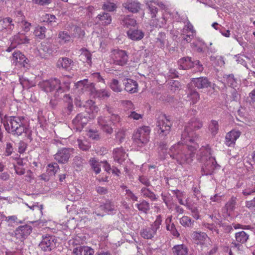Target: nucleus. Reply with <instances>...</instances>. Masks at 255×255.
I'll use <instances>...</instances> for the list:
<instances>
[{
    "label": "nucleus",
    "instance_id": "nucleus-1",
    "mask_svg": "<svg viewBox=\"0 0 255 255\" xmlns=\"http://www.w3.org/2000/svg\"><path fill=\"white\" fill-rule=\"evenodd\" d=\"M199 148L197 142H187L181 140L177 144L173 145L169 149L168 153L172 159L182 165L185 163L189 164L193 160L196 150Z\"/></svg>",
    "mask_w": 255,
    "mask_h": 255
},
{
    "label": "nucleus",
    "instance_id": "nucleus-2",
    "mask_svg": "<svg viewBox=\"0 0 255 255\" xmlns=\"http://www.w3.org/2000/svg\"><path fill=\"white\" fill-rule=\"evenodd\" d=\"M84 108L85 109V112L78 114L72 121L77 130L79 131L82 130L90 120L96 118L99 111V107L92 100L87 101Z\"/></svg>",
    "mask_w": 255,
    "mask_h": 255
},
{
    "label": "nucleus",
    "instance_id": "nucleus-3",
    "mask_svg": "<svg viewBox=\"0 0 255 255\" xmlns=\"http://www.w3.org/2000/svg\"><path fill=\"white\" fill-rule=\"evenodd\" d=\"M71 81L70 80L61 81L56 78L43 81L40 83L41 88L46 92L55 91L54 97L58 98L59 95L69 91Z\"/></svg>",
    "mask_w": 255,
    "mask_h": 255
},
{
    "label": "nucleus",
    "instance_id": "nucleus-4",
    "mask_svg": "<svg viewBox=\"0 0 255 255\" xmlns=\"http://www.w3.org/2000/svg\"><path fill=\"white\" fill-rule=\"evenodd\" d=\"M200 150L202 154L200 158L201 174L202 175H211L214 170L220 167V166L217 164L215 158L211 156V149L209 145L203 146Z\"/></svg>",
    "mask_w": 255,
    "mask_h": 255
},
{
    "label": "nucleus",
    "instance_id": "nucleus-5",
    "mask_svg": "<svg viewBox=\"0 0 255 255\" xmlns=\"http://www.w3.org/2000/svg\"><path fill=\"white\" fill-rule=\"evenodd\" d=\"M203 127V123L197 118L191 119L181 134V140L185 142H197L200 138L199 134L196 132V130L200 129Z\"/></svg>",
    "mask_w": 255,
    "mask_h": 255
},
{
    "label": "nucleus",
    "instance_id": "nucleus-6",
    "mask_svg": "<svg viewBox=\"0 0 255 255\" xmlns=\"http://www.w3.org/2000/svg\"><path fill=\"white\" fill-rule=\"evenodd\" d=\"M24 120L23 117H9L6 123L3 124L5 130L8 133L17 136L21 135L23 133H27L29 130L24 124Z\"/></svg>",
    "mask_w": 255,
    "mask_h": 255
},
{
    "label": "nucleus",
    "instance_id": "nucleus-7",
    "mask_svg": "<svg viewBox=\"0 0 255 255\" xmlns=\"http://www.w3.org/2000/svg\"><path fill=\"white\" fill-rule=\"evenodd\" d=\"M150 128L148 126L139 127L133 133L132 138L138 146H143L149 141Z\"/></svg>",
    "mask_w": 255,
    "mask_h": 255
},
{
    "label": "nucleus",
    "instance_id": "nucleus-8",
    "mask_svg": "<svg viewBox=\"0 0 255 255\" xmlns=\"http://www.w3.org/2000/svg\"><path fill=\"white\" fill-rule=\"evenodd\" d=\"M156 122L157 130L160 137H164L171 130L173 122L170 116L164 115Z\"/></svg>",
    "mask_w": 255,
    "mask_h": 255
},
{
    "label": "nucleus",
    "instance_id": "nucleus-9",
    "mask_svg": "<svg viewBox=\"0 0 255 255\" xmlns=\"http://www.w3.org/2000/svg\"><path fill=\"white\" fill-rule=\"evenodd\" d=\"M57 241L54 236H43L39 247L44 252H50L56 248Z\"/></svg>",
    "mask_w": 255,
    "mask_h": 255
},
{
    "label": "nucleus",
    "instance_id": "nucleus-10",
    "mask_svg": "<svg viewBox=\"0 0 255 255\" xmlns=\"http://www.w3.org/2000/svg\"><path fill=\"white\" fill-rule=\"evenodd\" d=\"M112 58L114 64L121 66L126 65L128 62V56L125 50H114Z\"/></svg>",
    "mask_w": 255,
    "mask_h": 255
},
{
    "label": "nucleus",
    "instance_id": "nucleus-11",
    "mask_svg": "<svg viewBox=\"0 0 255 255\" xmlns=\"http://www.w3.org/2000/svg\"><path fill=\"white\" fill-rule=\"evenodd\" d=\"M191 85H194L197 88L205 89L211 88L214 91L216 86L215 84L212 83L206 77H200L199 78H192L191 81Z\"/></svg>",
    "mask_w": 255,
    "mask_h": 255
},
{
    "label": "nucleus",
    "instance_id": "nucleus-12",
    "mask_svg": "<svg viewBox=\"0 0 255 255\" xmlns=\"http://www.w3.org/2000/svg\"><path fill=\"white\" fill-rule=\"evenodd\" d=\"M73 151V148L63 147L58 150L54 155V159L60 164H65L69 161V159Z\"/></svg>",
    "mask_w": 255,
    "mask_h": 255
},
{
    "label": "nucleus",
    "instance_id": "nucleus-13",
    "mask_svg": "<svg viewBox=\"0 0 255 255\" xmlns=\"http://www.w3.org/2000/svg\"><path fill=\"white\" fill-rule=\"evenodd\" d=\"M32 230L31 226L25 225L20 226L15 230L16 238L21 241H23L30 234Z\"/></svg>",
    "mask_w": 255,
    "mask_h": 255
},
{
    "label": "nucleus",
    "instance_id": "nucleus-14",
    "mask_svg": "<svg viewBox=\"0 0 255 255\" xmlns=\"http://www.w3.org/2000/svg\"><path fill=\"white\" fill-rule=\"evenodd\" d=\"M97 120L98 125L103 131L108 134H111L113 132L115 127L112 126L109 119H107L106 117H100Z\"/></svg>",
    "mask_w": 255,
    "mask_h": 255
},
{
    "label": "nucleus",
    "instance_id": "nucleus-15",
    "mask_svg": "<svg viewBox=\"0 0 255 255\" xmlns=\"http://www.w3.org/2000/svg\"><path fill=\"white\" fill-rule=\"evenodd\" d=\"M73 61L67 57H60L56 63V67L59 70L69 71L71 69V66L73 65Z\"/></svg>",
    "mask_w": 255,
    "mask_h": 255
},
{
    "label": "nucleus",
    "instance_id": "nucleus-16",
    "mask_svg": "<svg viewBox=\"0 0 255 255\" xmlns=\"http://www.w3.org/2000/svg\"><path fill=\"white\" fill-rule=\"evenodd\" d=\"M123 84L125 86V90L130 94L137 92V82L130 78H126L123 80Z\"/></svg>",
    "mask_w": 255,
    "mask_h": 255
},
{
    "label": "nucleus",
    "instance_id": "nucleus-17",
    "mask_svg": "<svg viewBox=\"0 0 255 255\" xmlns=\"http://www.w3.org/2000/svg\"><path fill=\"white\" fill-rule=\"evenodd\" d=\"M193 60L194 58L189 56L180 58L177 62L179 69L180 70H188L193 68Z\"/></svg>",
    "mask_w": 255,
    "mask_h": 255
},
{
    "label": "nucleus",
    "instance_id": "nucleus-18",
    "mask_svg": "<svg viewBox=\"0 0 255 255\" xmlns=\"http://www.w3.org/2000/svg\"><path fill=\"white\" fill-rule=\"evenodd\" d=\"M241 134V132L240 131L236 130H232L227 133L225 138L226 144L229 146L234 145Z\"/></svg>",
    "mask_w": 255,
    "mask_h": 255
},
{
    "label": "nucleus",
    "instance_id": "nucleus-19",
    "mask_svg": "<svg viewBox=\"0 0 255 255\" xmlns=\"http://www.w3.org/2000/svg\"><path fill=\"white\" fill-rule=\"evenodd\" d=\"M94 253L93 249L86 246H79L73 251V255H94Z\"/></svg>",
    "mask_w": 255,
    "mask_h": 255
},
{
    "label": "nucleus",
    "instance_id": "nucleus-20",
    "mask_svg": "<svg viewBox=\"0 0 255 255\" xmlns=\"http://www.w3.org/2000/svg\"><path fill=\"white\" fill-rule=\"evenodd\" d=\"M96 24L108 25L112 22V17L110 13L103 12L97 15L95 20Z\"/></svg>",
    "mask_w": 255,
    "mask_h": 255
},
{
    "label": "nucleus",
    "instance_id": "nucleus-21",
    "mask_svg": "<svg viewBox=\"0 0 255 255\" xmlns=\"http://www.w3.org/2000/svg\"><path fill=\"white\" fill-rule=\"evenodd\" d=\"M13 58L15 60L16 64L27 68L29 67V60L20 51L14 52L12 54Z\"/></svg>",
    "mask_w": 255,
    "mask_h": 255
},
{
    "label": "nucleus",
    "instance_id": "nucleus-22",
    "mask_svg": "<svg viewBox=\"0 0 255 255\" xmlns=\"http://www.w3.org/2000/svg\"><path fill=\"white\" fill-rule=\"evenodd\" d=\"M114 160L122 164L126 159V152L123 147L116 148L113 150Z\"/></svg>",
    "mask_w": 255,
    "mask_h": 255
},
{
    "label": "nucleus",
    "instance_id": "nucleus-23",
    "mask_svg": "<svg viewBox=\"0 0 255 255\" xmlns=\"http://www.w3.org/2000/svg\"><path fill=\"white\" fill-rule=\"evenodd\" d=\"M127 33L130 39L136 41L141 40L144 35V33L142 30L133 28H129Z\"/></svg>",
    "mask_w": 255,
    "mask_h": 255
},
{
    "label": "nucleus",
    "instance_id": "nucleus-24",
    "mask_svg": "<svg viewBox=\"0 0 255 255\" xmlns=\"http://www.w3.org/2000/svg\"><path fill=\"white\" fill-rule=\"evenodd\" d=\"M188 85V90L187 92V98L189 100L192 101L193 104H195L200 99V95L193 87H190V84Z\"/></svg>",
    "mask_w": 255,
    "mask_h": 255
},
{
    "label": "nucleus",
    "instance_id": "nucleus-25",
    "mask_svg": "<svg viewBox=\"0 0 255 255\" xmlns=\"http://www.w3.org/2000/svg\"><path fill=\"white\" fill-rule=\"evenodd\" d=\"M172 250L174 255H188V250L183 244L174 246Z\"/></svg>",
    "mask_w": 255,
    "mask_h": 255
},
{
    "label": "nucleus",
    "instance_id": "nucleus-26",
    "mask_svg": "<svg viewBox=\"0 0 255 255\" xmlns=\"http://www.w3.org/2000/svg\"><path fill=\"white\" fill-rule=\"evenodd\" d=\"M140 6V3L137 1H128L126 3L125 8L132 13H136L139 11Z\"/></svg>",
    "mask_w": 255,
    "mask_h": 255
},
{
    "label": "nucleus",
    "instance_id": "nucleus-27",
    "mask_svg": "<svg viewBox=\"0 0 255 255\" xmlns=\"http://www.w3.org/2000/svg\"><path fill=\"white\" fill-rule=\"evenodd\" d=\"M100 208L108 214H113V211L115 210V205L110 200L106 201L105 203L100 206Z\"/></svg>",
    "mask_w": 255,
    "mask_h": 255
},
{
    "label": "nucleus",
    "instance_id": "nucleus-28",
    "mask_svg": "<svg viewBox=\"0 0 255 255\" xmlns=\"http://www.w3.org/2000/svg\"><path fill=\"white\" fill-rule=\"evenodd\" d=\"M156 232L151 228L148 227L141 231L140 235L144 239H151L156 234Z\"/></svg>",
    "mask_w": 255,
    "mask_h": 255
},
{
    "label": "nucleus",
    "instance_id": "nucleus-29",
    "mask_svg": "<svg viewBox=\"0 0 255 255\" xmlns=\"http://www.w3.org/2000/svg\"><path fill=\"white\" fill-rule=\"evenodd\" d=\"M73 111V105L72 104V99L70 96H68V101L66 102L65 107L62 111L63 115L64 117H68L72 113Z\"/></svg>",
    "mask_w": 255,
    "mask_h": 255
},
{
    "label": "nucleus",
    "instance_id": "nucleus-30",
    "mask_svg": "<svg viewBox=\"0 0 255 255\" xmlns=\"http://www.w3.org/2000/svg\"><path fill=\"white\" fill-rule=\"evenodd\" d=\"M109 120L115 129L121 126V118L117 114H112Z\"/></svg>",
    "mask_w": 255,
    "mask_h": 255
},
{
    "label": "nucleus",
    "instance_id": "nucleus-31",
    "mask_svg": "<svg viewBox=\"0 0 255 255\" xmlns=\"http://www.w3.org/2000/svg\"><path fill=\"white\" fill-rule=\"evenodd\" d=\"M249 236L244 231L237 233L235 235L236 241L241 244L245 243L249 239Z\"/></svg>",
    "mask_w": 255,
    "mask_h": 255
},
{
    "label": "nucleus",
    "instance_id": "nucleus-32",
    "mask_svg": "<svg viewBox=\"0 0 255 255\" xmlns=\"http://www.w3.org/2000/svg\"><path fill=\"white\" fill-rule=\"evenodd\" d=\"M209 129L213 136H215L219 130V125L218 121L212 120L209 125Z\"/></svg>",
    "mask_w": 255,
    "mask_h": 255
},
{
    "label": "nucleus",
    "instance_id": "nucleus-33",
    "mask_svg": "<svg viewBox=\"0 0 255 255\" xmlns=\"http://www.w3.org/2000/svg\"><path fill=\"white\" fill-rule=\"evenodd\" d=\"M46 28L44 26H37L35 28L34 34L36 37L40 39H43L45 37Z\"/></svg>",
    "mask_w": 255,
    "mask_h": 255
},
{
    "label": "nucleus",
    "instance_id": "nucleus-34",
    "mask_svg": "<svg viewBox=\"0 0 255 255\" xmlns=\"http://www.w3.org/2000/svg\"><path fill=\"white\" fill-rule=\"evenodd\" d=\"M141 192L144 197L149 198L152 201H155L157 199L155 194L146 187H142L141 189Z\"/></svg>",
    "mask_w": 255,
    "mask_h": 255
},
{
    "label": "nucleus",
    "instance_id": "nucleus-35",
    "mask_svg": "<svg viewBox=\"0 0 255 255\" xmlns=\"http://www.w3.org/2000/svg\"><path fill=\"white\" fill-rule=\"evenodd\" d=\"M14 39L18 44H27L29 43V39L23 33H18L14 36Z\"/></svg>",
    "mask_w": 255,
    "mask_h": 255
},
{
    "label": "nucleus",
    "instance_id": "nucleus-36",
    "mask_svg": "<svg viewBox=\"0 0 255 255\" xmlns=\"http://www.w3.org/2000/svg\"><path fill=\"white\" fill-rule=\"evenodd\" d=\"M111 89L115 92H121L122 91V88L119 85V81L117 79H113L109 84Z\"/></svg>",
    "mask_w": 255,
    "mask_h": 255
},
{
    "label": "nucleus",
    "instance_id": "nucleus-37",
    "mask_svg": "<svg viewBox=\"0 0 255 255\" xmlns=\"http://www.w3.org/2000/svg\"><path fill=\"white\" fill-rule=\"evenodd\" d=\"M136 206L139 211L145 214L150 210L149 204L145 200H143L140 203L136 204Z\"/></svg>",
    "mask_w": 255,
    "mask_h": 255
},
{
    "label": "nucleus",
    "instance_id": "nucleus-38",
    "mask_svg": "<svg viewBox=\"0 0 255 255\" xmlns=\"http://www.w3.org/2000/svg\"><path fill=\"white\" fill-rule=\"evenodd\" d=\"M180 224L184 227H191L194 223V221L192 220L188 216H183L180 219Z\"/></svg>",
    "mask_w": 255,
    "mask_h": 255
},
{
    "label": "nucleus",
    "instance_id": "nucleus-39",
    "mask_svg": "<svg viewBox=\"0 0 255 255\" xmlns=\"http://www.w3.org/2000/svg\"><path fill=\"white\" fill-rule=\"evenodd\" d=\"M94 90L95 96L98 98L105 99V98H109L110 96V92L106 90H96L94 89ZM92 92H94V91H92Z\"/></svg>",
    "mask_w": 255,
    "mask_h": 255
},
{
    "label": "nucleus",
    "instance_id": "nucleus-40",
    "mask_svg": "<svg viewBox=\"0 0 255 255\" xmlns=\"http://www.w3.org/2000/svg\"><path fill=\"white\" fill-rule=\"evenodd\" d=\"M89 162L92 168L96 174L99 173L101 171V162H99L95 158L90 159Z\"/></svg>",
    "mask_w": 255,
    "mask_h": 255
},
{
    "label": "nucleus",
    "instance_id": "nucleus-41",
    "mask_svg": "<svg viewBox=\"0 0 255 255\" xmlns=\"http://www.w3.org/2000/svg\"><path fill=\"white\" fill-rule=\"evenodd\" d=\"M122 24L127 27H129V26L134 27L136 24V21L134 19L131 18L128 16H127L123 20Z\"/></svg>",
    "mask_w": 255,
    "mask_h": 255
},
{
    "label": "nucleus",
    "instance_id": "nucleus-42",
    "mask_svg": "<svg viewBox=\"0 0 255 255\" xmlns=\"http://www.w3.org/2000/svg\"><path fill=\"white\" fill-rule=\"evenodd\" d=\"M192 237L194 240L202 241L207 237V235L204 232H194L192 234Z\"/></svg>",
    "mask_w": 255,
    "mask_h": 255
},
{
    "label": "nucleus",
    "instance_id": "nucleus-43",
    "mask_svg": "<svg viewBox=\"0 0 255 255\" xmlns=\"http://www.w3.org/2000/svg\"><path fill=\"white\" fill-rule=\"evenodd\" d=\"M223 78L224 80L226 79L227 84L230 87H233L237 83L236 80L233 74L225 75Z\"/></svg>",
    "mask_w": 255,
    "mask_h": 255
},
{
    "label": "nucleus",
    "instance_id": "nucleus-44",
    "mask_svg": "<svg viewBox=\"0 0 255 255\" xmlns=\"http://www.w3.org/2000/svg\"><path fill=\"white\" fill-rule=\"evenodd\" d=\"M157 42H159L158 47L160 48H164L165 46V42L166 40V35L163 32H160L156 38Z\"/></svg>",
    "mask_w": 255,
    "mask_h": 255
},
{
    "label": "nucleus",
    "instance_id": "nucleus-45",
    "mask_svg": "<svg viewBox=\"0 0 255 255\" xmlns=\"http://www.w3.org/2000/svg\"><path fill=\"white\" fill-rule=\"evenodd\" d=\"M169 85L170 89L174 92L180 90L182 87L181 83L176 80H171Z\"/></svg>",
    "mask_w": 255,
    "mask_h": 255
},
{
    "label": "nucleus",
    "instance_id": "nucleus-46",
    "mask_svg": "<svg viewBox=\"0 0 255 255\" xmlns=\"http://www.w3.org/2000/svg\"><path fill=\"white\" fill-rule=\"evenodd\" d=\"M58 169L59 166L57 163H54L53 164H50L48 165L47 172H48L50 175L53 176L54 175Z\"/></svg>",
    "mask_w": 255,
    "mask_h": 255
},
{
    "label": "nucleus",
    "instance_id": "nucleus-47",
    "mask_svg": "<svg viewBox=\"0 0 255 255\" xmlns=\"http://www.w3.org/2000/svg\"><path fill=\"white\" fill-rule=\"evenodd\" d=\"M2 22L3 24V27L4 28L8 29H12L14 27V24L12 23V19L10 17H5L3 18Z\"/></svg>",
    "mask_w": 255,
    "mask_h": 255
},
{
    "label": "nucleus",
    "instance_id": "nucleus-48",
    "mask_svg": "<svg viewBox=\"0 0 255 255\" xmlns=\"http://www.w3.org/2000/svg\"><path fill=\"white\" fill-rule=\"evenodd\" d=\"M19 82L22 87L25 89H29L32 84V81L24 76L19 78Z\"/></svg>",
    "mask_w": 255,
    "mask_h": 255
},
{
    "label": "nucleus",
    "instance_id": "nucleus-49",
    "mask_svg": "<svg viewBox=\"0 0 255 255\" xmlns=\"http://www.w3.org/2000/svg\"><path fill=\"white\" fill-rule=\"evenodd\" d=\"M166 230L170 231L171 234L175 237L178 238L180 234L176 229L174 223H172L170 225L169 224L166 225Z\"/></svg>",
    "mask_w": 255,
    "mask_h": 255
},
{
    "label": "nucleus",
    "instance_id": "nucleus-50",
    "mask_svg": "<svg viewBox=\"0 0 255 255\" xmlns=\"http://www.w3.org/2000/svg\"><path fill=\"white\" fill-rule=\"evenodd\" d=\"M162 219L161 215L157 216L155 221L151 225V228L156 233L157 230L159 228L160 225L161 224Z\"/></svg>",
    "mask_w": 255,
    "mask_h": 255
},
{
    "label": "nucleus",
    "instance_id": "nucleus-51",
    "mask_svg": "<svg viewBox=\"0 0 255 255\" xmlns=\"http://www.w3.org/2000/svg\"><path fill=\"white\" fill-rule=\"evenodd\" d=\"M193 68H195L197 72H202L204 70V67L201 62L198 60L194 59L193 62Z\"/></svg>",
    "mask_w": 255,
    "mask_h": 255
},
{
    "label": "nucleus",
    "instance_id": "nucleus-52",
    "mask_svg": "<svg viewBox=\"0 0 255 255\" xmlns=\"http://www.w3.org/2000/svg\"><path fill=\"white\" fill-rule=\"evenodd\" d=\"M81 51H82V54L86 57V62L91 64L92 63V54L91 53L85 48H83L81 49Z\"/></svg>",
    "mask_w": 255,
    "mask_h": 255
},
{
    "label": "nucleus",
    "instance_id": "nucleus-53",
    "mask_svg": "<svg viewBox=\"0 0 255 255\" xmlns=\"http://www.w3.org/2000/svg\"><path fill=\"white\" fill-rule=\"evenodd\" d=\"M58 36L61 40L64 42L69 41L71 39L70 35L65 31H60Z\"/></svg>",
    "mask_w": 255,
    "mask_h": 255
},
{
    "label": "nucleus",
    "instance_id": "nucleus-54",
    "mask_svg": "<svg viewBox=\"0 0 255 255\" xmlns=\"http://www.w3.org/2000/svg\"><path fill=\"white\" fill-rule=\"evenodd\" d=\"M147 8L148 12L151 15V17L152 18H155L158 11L157 8L152 4H148Z\"/></svg>",
    "mask_w": 255,
    "mask_h": 255
},
{
    "label": "nucleus",
    "instance_id": "nucleus-55",
    "mask_svg": "<svg viewBox=\"0 0 255 255\" xmlns=\"http://www.w3.org/2000/svg\"><path fill=\"white\" fill-rule=\"evenodd\" d=\"M82 158L79 156H75L73 160V165L77 168H80L83 164Z\"/></svg>",
    "mask_w": 255,
    "mask_h": 255
},
{
    "label": "nucleus",
    "instance_id": "nucleus-56",
    "mask_svg": "<svg viewBox=\"0 0 255 255\" xmlns=\"http://www.w3.org/2000/svg\"><path fill=\"white\" fill-rule=\"evenodd\" d=\"M236 198L232 197L231 200L226 204L227 210L233 211L235 208Z\"/></svg>",
    "mask_w": 255,
    "mask_h": 255
},
{
    "label": "nucleus",
    "instance_id": "nucleus-57",
    "mask_svg": "<svg viewBox=\"0 0 255 255\" xmlns=\"http://www.w3.org/2000/svg\"><path fill=\"white\" fill-rule=\"evenodd\" d=\"M79 147L83 151L88 150L91 146L87 141H79Z\"/></svg>",
    "mask_w": 255,
    "mask_h": 255
},
{
    "label": "nucleus",
    "instance_id": "nucleus-58",
    "mask_svg": "<svg viewBox=\"0 0 255 255\" xmlns=\"http://www.w3.org/2000/svg\"><path fill=\"white\" fill-rule=\"evenodd\" d=\"M231 98L232 101L238 102L240 99V95L238 94L235 89H232L231 91Z\"/></svg>",
    "mask_w": 255,
    "mask_h": 255
},
{
    "label": "nucleus",
    "instance_id": "nucleus-59",
    "mask_svg": "<svg viewBox=\"0 0 255 255\" xmlns=\"http://www.w3.org/2000/svg\"><path fill=\"white\" fill-rule=\"evenodd\" d=\"M32 1L33 3L40 5H48L51 2V0H32Z\"/></svg>",
    "mask_w": 255,
    "mask_h": 255
},
{
    "label": "nucleus",
    "instance_id": "nucleus-60",
    "mask_svg": "<svg viewBox=\"0 0 255 255\" xmlns=\"http://www.w3.org/2000/svg\"><path fill=\"white\" fill-rule=\"evenodd\" d=\"M89 136L93 140H97L100 138L99 135L97 131L90 130Z\"/></svg>",
    "mask_w": 255,
    "mask_h": 255
},
{
    "label": "nucleus",
    "instance_id": "nucleus-61",
    "mask_svg": "<svg viewBox=\"0 0 255 255\" xmlns=\"http://www.w3.org/2000/svg\"><path fill=\"white\" fill-rule=\"evenodd\" d=\"M88 82V80H85L84 81H80L78 82L77 83L75 84V88L77 89L81 88V89H83V88H85L86 86V83Z\"/></svg>",
    "mask_w": 255,
    "mask_h": 255
},
{
    "label": "nucleus",
    "instance_id": "nucleus-62",
    "mask_svg": "<svg viewBox=\"0 0 255 255\" xmlns=\"http://www.w3.org/2000/svg\"><path fill=\"white\" fill-rule=\"evenodd\" d=\"M104 9H107L109 11H113L117 7L116 4L113 3H109L104 5Z\"/></svg>",
    "mask_w": 255,
    "mask_h": 255
},
{
    "label": "nucleus",
    "instance_id": "nucleus-63",
    "mask_svg": "<svg viewBox=\"0 0 255 255\" xmlns=\"http://www.w3.org/2000/svg\"><path fill=\"white\" fill-rule=\"evenodd\" d=\"M246 206L251 210L255 209V197L251 201H246Z\"/></svg>",
    "mask_w": 255,
    "mask_h": 255
},
{
    "label": "nucleus",
    "instance_id": "nucleus-64",
    "mask_svg": "<svg viewBox=\"0 0 255 255\" xmlns=\"http://www.w3.org/2000/svg\"><path fill=\"white\" fill-rule=\"evenodd\" d=\"M249 103L250 105L254 104L255 103V89L252 90L249 94Z\"/></svg>",
    "mask_w": 255,
    "mask_h": 255
}]
</instances>
